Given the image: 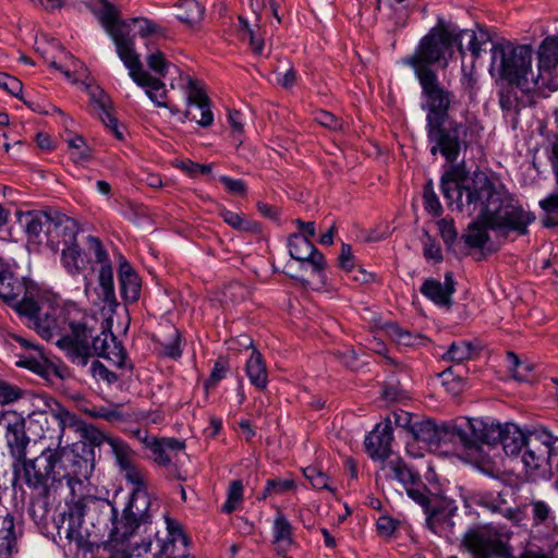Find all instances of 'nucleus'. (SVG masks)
<instances>
[{"mask_svg":"<svg viewBox=\"0 0 558 558\" xmlns=\"http://www.w3.org/2000/svg\"><path fill=\"white\" fill-rule=\"evenodd\" d=\"M0 299L26 317L41 338L51 340L59 337L57 345L70 352V336L63 333L69 324L68 312L58 294L29 288L12 271L0 269Z\"/></svg>","mask_w":558,"mask_h":558,"instance_id":"obj_1","label":"nucleus"},{"mask_svg":"<svg viewBox=\"0 0 558 558\" xmlns=\"http://www.w3.org/2000/svg\"><path fill=\"white\" fill-rule=\"evenodd\" d=\"M146 505L144 509H140L134 500H130L123 510L122 519L118 521V511L109 501L92 496L80 498L72 505V541L76 544L77 556L82 553L83 558H86L87 555L93 558L94 550L99 548V544L95 539H90L88 530L83 531L85 515L92 518V513L96 512L106 514L113 523L110 533L111 541L123 544L142 524L148 522L149 515L146 513Z\"/></svg>","mask_w":558,"mask_h":558,"instance_id":"obj_2","label":"nucleus"},{"mask_svg":"<svg viewBox=\"0 0 558 558\" xmlns=\"http://www.w3.org/2000/svg\"><path fill=\"white\" fill-rule=\"evenodd\" d=\"M93 354L107 357L119 367L126 357L109 322L99 320L95 314H84L81 322L72 323V363L85 366Z\"/></svg>","mask_w":558,"mask_h":558,"instance_id":"obj_3","label":"nucleus"},{"mask_svg":"<svg viewBox=\"0 0 558 558\" xmlns=\"http://www.w3.org/2000/svg\"><path fill=\"white\" fill-rule=\"evenodd\" d=\"M40 495L49 497L64 486H70V449L63 444L62 436L56 448H46L41 453L24 462L23 472L19 477Z\"/></svg>","mask_w":558,"mask_h":558,"instance_id":"obj_4","label":"nucleus"},{"mask_svg":"<svg viewBox=\"0 0 558 558\" xmlns=\"http://www.w3.org/2000/svg\"><path fill=\"white\" fill-rule=\"evenodd\" d=\"M450 165L441 177V192L449 206L454 203L459 211L472 216L484 204L483 199L494 194V182L482 171L474 172L469 179L462 165Z\"/></svg>","mask_w":558,"mask_h":558,"instance_id":"obj_5","label":"nucleus"},{"mask_svg":"<svg viewBox=\"0 0 558 558\" xmlns=\"http://www.w3.org/2000/svg\"><path fill=\"white\" fill-rule=\"evenodd\" d=\"M19 223L24 229L29 241L41 243L43 232L46 236L47 246L54 253H61V260L64 267L70 266L66 255L69 244V222L66 214L58 208L46 210H29L17 214Z\"/></svg>","mask_w":558,"mask_h":558,"instance_id":"obj_6","label":"nucleus"},{"mask_svg":"<svg viewBox=\"0 0 558 558\" xmlns=\"http://www.w3.org/2000/svg\"><path fill=\"white\" fill-rule=\"evenodd\" d=\"M483 203L475 214L485 220L490 230L525 235L529 233V226L535 220L533 213L525 210L513 197L499 191L495 184L494 194L488 199L484 198Z\"/></svg>","mask_w":558,"mask_h":558,"instance_id":"obj_7","label":"nucleus"},{"mask_svg":"<svg viewBox=\"0 0 558 558\" xmlns=\"http://www.w3.org/2000/svg\"><path fill=\"white\" fill-rule=\"evenodd\" d=\"M492 68H497L507 82L515 83L522 90H531L535 85L532 73V53L529 45L497 43L492 49Z\"/></svg>","mask_w":558,"mask_h":558,"instance_id":"obj_8","label":"nucleus"},{"mask_svg":"<svg viewBox=\"0 0 558 558\" xmlns=\"http://www.w3.org/2000/svg\"><path fill=\"white\" fill-rule=\"evenodd\" d=\"M427 140L430 154H440L448 163H454L462 149L470 146L469 137L473 136L471 123L448 120H436L426 123Z\"/></svg>","mask_w":558,"mask_h":558,"instance_id":"obj_9","label":"nucleus"},{"mask_svg":"<svg viewBox=\"0 0 558 558\" xmlns=\"http://www.w3.org/2000/svg\"><path fill=\"white\" fill-rule=\"evenodd\" d=\"M104 442V434L72 415V483L82 484L92 475L95 448Z\"/></svg>","mask_w":558,"mask_h":558,"instance_id":"obj_10","label":"nucleus"},{"mask_svg":"<svg viewBox=\"0 0 558 558\" xmlns=\"http://www.w3.org/2000/svg\"><path fill=\"white\" fill-rule=\"evenodd\" d=\"M454 44L456 26L438 24L421 39L415 52L404 63L413 69L415 75L421 71H434L432 65L446 60V53Z\"/></svg>","mask_w":558,"mask_h":558,"instance_id":"obj_11","label":"nucleus"},{"mask_svg":"<svg viewBox=\"0 0 558 558\" xmlns=\"http://www.w3.org/2000/svg\"><path fill=\"white\" fill-rule=\"evenodd\" d=\"M511 535L512 533L506 526L478 525L465 533L463 544L474 558L509 557L508 542Z\"/></svg>","mask_w":558,"mask_h":558,"instance_id":"obj_12","label":"nucleus"},{"mask_svg":"<svg viewBox=\"0 0 558 558\" xmlns=\"http://www.w3.org/2000/svg\"><path fill=\"white\" fill-rule=\"evenodd\" d=\"M415 76L422 88L424 99L422 108L426 111V123L436 120H448L453 99L452 92L442 86L436 71H421Z\"/></svg>","mask_w":558,"mask_h":558,"instance_id":"obj_13","label":"nucleus"},{"mask_svg":"<svg viewBox=\"0 0 558 558\" xmlns=\"http://www.w3.org/2000/svg\"><path fill=\"white\" fill-rule=\"evenodd\" d=\"M549 441L550 433L546 429H534L527 434L522 462L526 474L534 481L551 473Z\"/></svg>","mask_w":558,"mask_h":558,"instance_id":"obj_14","label":"nucleus"},{"mask_svg":"<svg viewBox=\"0 0 558 558\" xmlns=\"http://www.w3.org/2000/svg\"><path fill=\"white\" fill-rule=\"evenodd\" d=\"M102 7L98 13V19L112 38L117 53L121 61L136 53L134 47V35L131 34V22L120 20L119 10L108 0H100Z\"/></svg>","mask_w":558,"mask_h":558,"instance_id":"obj_15","label":"nucleus"},{"mask_svg":"<svg viewBox=\"0 0 558 558\" xmlns=\"http://www.w3.org/2000/svg\"><path fill=\"white\" fill-rule=\"evenodd\" d=\"M182 86L186 94V110L177 114L179 121L184 123L186 120L196 122L202 128H208L214 123V113L211 111V101L205 93L201 82L190 75L180 74Z\"/></svg>","mask_w":558,"mask_h":558,"instance_id":"obj_16","label":"nucleus"},{"mask_svg":"<svg viewBox=\"0 0 558 558\" xmlns=\"http://www.w3.org/2000/svg\"><path fill=\"white\" fill-rule=\"evenodd\" d=\"M10 338L17 342L23 349V352L16 354L17 366L27 368L38 376L49 380L51 379V376H56L59 379H64L68 376L66 366H58L48 363L41 348L34 344L28 339L16 333L11 335Z\"/></svg>","mask_w":558,"mask_h":558,"instance_id":"obj_17","label":"nucleus"},{"mask_svg":"<svg viewBox=\"0 0 558 558\" xmlns=\"http://www.w3.org/2000/svg\"><path fill=\"white\" fill-rule=\"evenodd\" d=\"M129 70L132 80L145 89L148 98L157 106L167 108L172 116L179 114L180 109L175 105L167 101V90L165 83L157 77L151 76L143 69L140 54L136 52L122 61Z\"/></svg>","mask_w":558,"mask_h":558,"instance_id":"obj_18","label":"nucleus"},{"mask_svg":"<svg viewBox=\"0 0 558 558\" xmlns=\"http://www.w3.org/2000/svg\"><path fill=\"white\" fill-rule=\"evenodd\" d=\"M504 426L494 421L468 418L462 426H453L452 434L457 435L465 448H476L480 444L494 446L502 437Z\"/></svg>","mask_w":558,"mask_h":558,"instance_id":"obj_19","label":"nucleus"},{"mask_svg":"<svg viewBox=\"0 0 558 558\" xmlns=\"http://www.w3.org/2000/svg\"><path fill=\"white\" fill-rule=\"evenodd\" d=\"M0 426L5 427L7 445L14 459V473L20 477L24 462L29 460L26 458L29 438L25 433V421L15 412H0Z\"/></svg>","mask_w":558,"mask_h":558,"instance_id":"obj_20","label":"nucleus"},{"mask_svg":"<svg viewBox=\"0 0 558 558\" xmlns=\"http://www.w3.org/2000/svg\"><path fill=\"white\" fill-rule=\"evenodd\" d=\"M381 471L387 478L399 482L414 502L429 490L422 482L420 473L399 457L384 461Z\"/></svg>","mask_w":558,"mask_h":558,"instance_id":"obj_21","label":"nucleus"},{"mask_svg":"<svg viewBox=\"0 0 558 558\" xmlns=\"http://www.w3.org/2000/svg\"><path fill=\"white\" fill-rule=\"evenodd\" d=\"M87 243L89 250L94 253L97 263L101 264L98 275L99 296L108 305H117L114 284H113V270L108 259V254L104 248L101 241L88 235Z\"/></svg>","mask_w":558,"mask_h":558,"instance_id":"obj_22","label":"nucleus"},{"mask_svg":"<svg viewBox=\"0 0 558 558\" xmlns=\"http://www.w3.org/2000/svg\"><path fill=\"white\" fill-rule=\"evenodd\" d=\"M392 440L393 429L391 426V418L386 417L366 436L364 445L367 453L373 460L384 462L388 460L392 453Z\"/></svg>","mask_w":558,"mask_h":558,"instance_id":"obj_23","label":"nucleus"},{"mask_svg":"<svg viewBox=\"0 0 558 558\" xmlns=\"http://www.w3.org/2000/svg\"><path fill=\"white\" fill-rule=\"evenodd\" d=\"M420 505L425 514H426V525L430 531H434V521L435 524H444L445 520L449 517H454L458 510L454 501L448 499L441 495L434 494L428 490L423 498L416 501Z\"/></svg>","mask_w":558,"mask_h":558,"instance_id":"obj_24","label":"nucleus"},{"mask_svg":"<svg viewBox=\"0 0 558 558\" xmlns=\"http://www.w3.org/2000/svg\"><path fill=\"white\" fill-rule=\"evenodd\" d=\"M288 246L290 256L302 264H311L313 272L319 274L325 269L326 263L324 255L304 234H291L288 240Z\"/></svg>","mask_w":558,"mask_h":558,"instance_id":"obj_25","label":"nucleus"},{"mask_svg":"<svg viewBox=\"0 0 558 558\" xmlns=\"http://www.w3.org/2000/svg\"><path fill=\"white\" fill-rule=\"evenodd\" d=\"M142 441L150 450L154 462L159 466L170 465L185 449L184 441L175 438H157L146 435Z\"/></svg>","mask_w":558,"mask_h":558,"instance_id":"obj_26","label":"nucleus"},{"mask_svg":"<svg viewBox=\"0 0 558 558\" xmlns=\"http://www.w3.org/2000/svg\"><path fill=\"white\" fill-rule=\"evenodd\" d=\"M456 282L452 272L445 274V281L437 279H425L420 288V292L434 304L450 308L452 305V295L456 291Z\"/></svg>","mask_w":558,"mask_h":558,"instance_id":"obj_27","label":"nucleus"},{"mask_svg":"<svg viewBox=\"0 0 558 558\" xmlns=\"http://www.w3.org/2000/svg\"><path fill=\"white\" fill-rule=\"evenodd\" d=\"M81 86L87 90L90 100L98 107L99 117L106 128L109 129L118 140H122L123 133L120 130L117 118L111 112L110 99L108 95L98 85L95 84L82 83Z\"/></svg>","mask_w":558,"mask_h":558,"instance_id":"obj_28","label":"nucleus"},{"mask_svg":"<svg viewBox=\"0 0 558 558\" xmlns=\"http://www.w3.org/2000/svg\"><path fill=\"white\" fill-rule=\"evenodd\" d=\"M121 296L125 303H135L141 296V279L125 259L119 266Z\"/></svg>","mask_w":558,"mask_h":558,"instance_id":"obj_29","label":"nucleus"},{"mask_svg":"<svg viewBox=\"0 0 558 558\" xmlns=\"http://www.w3.org/2000/svg\"><path fill=\"white\" fill-rule=\"evenodd\" d=\"M245 373L251 385L258 390H265L268 386V371L263 354L253 349L245 364Z\"/></svg>","mask_w":558,"mask_h":558,"instance_id":"obj_30","label":"nucleus"},{"mask_svg":"<svg viewBox=\"0 0 558 558\" xmlns=\"http://www.w3.org/2000/svg\"><path fill=\"white\" fill-rule=\"evenodd\" d=\"M446 433V427H439L430 420L415 421L411 427L413 438L429 447L438 446Z\"/></svg>","mask_w":558,"mask_h":558,"instance_id":"obj_31","label":"nucleus"},{"mask_svg":"<svg viewBox=\"0 0 558 558\" xmlns=\"http://www.w3.org/2000/svg\"><path fill=\"white\" fill-rule=\"evenodd\" d=\"M463 39H468V50L471 52L474 59L481 57L482 46L489 41L488 34L480 29L478 33L472 29H458L456 27V44L460 53L464 54Z\"/></svg>","mask_w":558,"mask_h":558,"instance_id":"obj_32","label":"nucleus"},{"mask_svg":"<svg viewBox=\"0 0 558 558\" xmlns=\"http://www.w3.org/2000/svg\"><path fill=\"white\" fill-rule=\"evenodd\" d=\"M504 451L508 456H517L522 449H525L527 435H525L515 424H505L502 437L499 441Z\"/></svg>","mask_w":558,"mask_h":558,"instance_id":"obj_33","label":"nucleus"},{"mask_svg":"<svg viewBox=\"0 0 558 558\" xmlns=\"http://www.w3.org/2000/svg\"><path fill=\"white\" fill-rule=\"evenodd\" d=\"M488 227L483 218L472 221L468 225L465 232L462 234V240L469 248L483 250L490 241Z\"/></svg>","mask_w":558,"mask_h":558,"instance_id":"obj_34","label":"nucleus"},{"mask_svg":"<svg viewBox=\"0 0 558 558\" xmlns=\"http://www.w3.org/2000/svg\"><path fill=\"white\" fill-rule=\"evenodd\" d=\"M272 537V543L282 548L283 551L294 543L292 524L281 511H278L275 517Z\"/></svg>","mask_w":558,"mask_h":558,"instance_id":"obj_35","label":"nucleus"},{"mask_svg":"<svg viewBox=\"0 0 558 558\" xmlns=\"http://www.w3.org/2000/svg\"><path fill=\"white\" fill-rule=\"evenodd\" d=\"M470 500L492 512H501L502 507L507 504L504 492L499 490H477L472 493Z\"/></svg>","mask_w":558,"mask_h":558,"instance_id":"obj_36","label":"nucleus"},{"mask_svg":"<svg viewBox=\"0 0 558 558\" xmlns=\"http://www.w3.org/2000/svg\"><path fill=\"white\" fill-rule=\"evenodd\" d=\"M218 216L232 229L241 232L257 234L260 232V225L256 221L245 219L241 214L220 207Z\"/></svg>","mask_w":558,"mask_h":558,"instance_id":"obj_37","label":"nucleus"},{"mask_svg":"<svg viewBox=\"0 0 558 558\" xmlns=\"http://www.w3.org/2000/svg\"><path fill=\"white\" fill-rule=\"evenodd\" d=\"M204 12V7L196 0H179L177 4V19L190 26L198 24Z\"/></svg>","mask_w":558,"mask_h":558,"instance_id":"obj_38","label":"nucleus"},{"mask_svg":"<svg viewBox=\"0 0 558 558\" xmlns=\"http://www.w3.org/2000/svg\"><path fill=\"white\" fill-rule=\"evenodd\" d=\"M558 64V37H547L538 48V66L550 71Z\"/></svg>","mask_w":558,"mask_h":558,"instance_id":"obj_39","label":"nucleus"},{"mask_svg":"<svg viewBox=\"0 0 558 558\" xmlns=\"http://www.w3.org/2000/svg\"><path fill=\"white\" fill-rule=\"evenodd\" d=\"M124 472L125 480L134 486L130 500H134L137 504L140 498H143L146 506H148L147 494H146V480L144 473L133 464L122 469Z\"/></svg>","mask_w":558,"mask_h":558,"instance_id":"obj_40","label":"nucleus"},{"mask_svg":"<svg viewBox=\"0 0 558 558\" xmlns=\"http://www.w3.org/2000/svg\"><path fill=\"white\" fill-rule=\"evenodd\" d=\"M104 442L109 445L121 470L133 464L134 451L124 440L118 437H106L104 435Z\"/></svg>","mask_w":558,"mask_h":558,"instance_id":"obj_41","label":"nucleus"},{"mask_svg":"<svg viewBox=\"0 0 558 558\" xmlns=\"http://www.w3.org/2000/svg\"><path fill=\"white\" fill-rule=\"evenodd\" d=\"M526 90H522L515 83H510L502 87L499 94V104L505 111H519L521 107V100L519 93L524 94Z\"/></svg>","mask_w":558,"mask_h":558,"instance_id":"obj_42","label":"nucleus"},{"mask_svg":"<svg viewBox=\"0 0 558 558\" xmlns=\"http://www.w3.org/2000/svg\"><path fill=\"white\" fill-rule=\"evenodd\" d=\"M473 345L468 341L452 342L444 353L442 359L456 363H462L470 360L473 354Z\"/></svg>","mask_w":558,"mask_h":558,"instance_id":"obj_43","label":"nucleus"},{"mask_svg":"<svg viewBox=\"0 0 558 558\" xmlns=\"http://www.w3.org/2000/svg\"><path fill=\"white\" fill-rule=\"evenodd\" d=\"M244 486L241 480L232 481L229 484L227 492V500L221 507V511L225 513H232L235 511L243 501Z\"/></svg>","mask_w":558,"mask_h":558,"instance_id":"obj_44","label":"nucleus"},{"mask_svg":"<svg viewBox=\"0 0 558 558\" xmlns=\"http://www.w3.org/2000/svg\"><path fill=\"white\" fill-rule=\"evenodd\" d=\"M146 62L148 68L157 73L158 75L165 77L170 68H173L177 72L179 69L167 60L165 53L159 49L150 50L146 57Z\"/></svg>","mask_w":558,"mask_h":558,"instance_id":"obj_45","label":"nucleus"},{"mask_svg":"<svg viewBox=\"0 0 558 558\" xmlns=\"http://www.w3.org/2000/svg\"><path fill=\"white\" fill-rule=\"evenodd\" d=\"M94 158L93 149L85 143L82 136L72 137V162L86 165Z\"/></svg>","mask_w":558,"mask_h":558,"instance_id":"obj_46","label":"nucleus"},{"mask_svg":"<svg viewBox=\"0 0 558 558\" xmlns=\"http://www.w3.org/2000/svg\"><path fill=\"white\" fill-rule=\"evenodd\" d=\"M507 360L512 372V376L518 381H526L530 379L533 367L531 364L523 362L519 356L509 351L507 352Z\"/></svg>","mask_w":558,"mask_h":558,"instance_id":"obj_47","label":"nucleus"},{"mask_svg":"<svg viewBox=\"0 0 558 558\" xmlns=\"http://www.w3.org/2000/svg\"><path fill=\"white\" fill-rule=\"evenodd\" d=\"M295 488L293 478H268L262 493V498L266 499L271 495H280Z\"/></svg>","mask_w":558,"mask_h":558,"instance_id":"obj_48","label":"nucleus"},{"mask_svg":"<svg viewBox=\"0 0 558 558\" xmlns=\"http://www.w3.org/2000/svg\"><path fill=\"white\" fill-rule=\"evenodd\" d=\"M132 25H138L137 33L141 37L147 38L150 36L165 37L163 28L154 21L146 17L130 19Z\"/></svg>","mask_w":558,"mask_h":558,"instance_id":"obj_49","label":"nucleus"},{"mask_svg":"<svg viewBox=\"0 0 558 558\" xmlns=\"http://www.w3.org/2000/svg\"><path fill=\"white\" fill-rule=\"evenodd\" d=\"M303 474L315 489H326L335 493V489L329 485V477L317 466L310 465L304 468Z\"/></svg>","mask_w":558,"mask_h":558,"instance_id":"obj_50","label":"nucleus"},{"mask_svg":"<svg viewBox=\"0 0 558 558\" xmlns=\"http://www.w3.org/2000/svg\"><path fill=\"white\" fill-rule=\"evenodd\" d=\"M532 519L534 525H543L547 524L550 521H554V515L550 507L543 500H532Z\"/></svg>","mask_w":558,"mask_h":558,"instance_id":"obj_51","label":"nucleus"},{"mask_svg":"<svg viewBox=\"0 0 558 558\" xmlns=\"http://www.w3.org/2000/svg\"><path fill=\"white\" fill-rule=\"evenodd\" d=\"M423 199L425 210L428 211L434 217H438L442 214V207L439 202L438 196L436 195L433 184L429 181L424 185L423 189Z\"/></svg>","mask_w":558,"mask_h":558,"instance_id":"obj_52","label":"nucleus"},{"mask_svg":"<svg viewBox=\"0 0 558 558\" xmlns=\"http://www.w3.org/2000/svg\"><path fill=\"white\" fill-rule=\"evenodd\" d=\"M181 343V335L178 329L173 328L171 339L168 342H161V351L160 354L170 357L173 360L179 359L182 355V350L180 348Z\"/></svg>","mask_w":558,"mask_h":558,"instance_id":"obj_53","label":"nucleus"},{"mask_svg":"<svg viewBox=\"0 0 558 558\" xmlns=\"http://www.w3.org/2000/svg\"><path fill=\"white\" fill-rule=\"evenodd\" d=\"M227 369V364L223 361L218 360L215 362L209 377L204 383V389L206 392L216 388L218 383L226 377Z\"/></svg>","mask_w":558,"mask_h":558,"instance_id":"obj_54","label":"nucleus"},{"mask_svg":"<svg viewBox=\"0 0 558 558\" xmlns=\"http://www.w3.org/2000/svg\"><path fill=\"white\" fill-rule=\"evenodd\" d=\"M0 87L10 95L21 98L23 84L19 78L11 76L8 73L0 72Z\"/></svg>","mask_w":558,"mask_h":558,"instance_id":"obj_55","label":"nucleus"},{"mask_svg":"<svg viewBox=\"0 0 558 558\" xmlns=\"http://www.w3.org/2000/svg\"><path fill=\"white\" fill-rule=\"evenodd\" d=\"M22 397V390L8 384L7 381H0V404H9Z\"/></svg>","mask_w":558,"mask_h":558,"instance_id":"obj_56","label":"nucleus"},{"mask_svg":"<svg viewBox=\"0 0 558 558\" xmlns=\"http://www.w3.org/2000/svg\"><path fill=\"white\" fill-rule=\"evenodd\" d=\"M399 526V521L388 515H381L376 522V529L380 536L391 537Z\"/></svg>","mask_w":558,"mask_h":558,"instance_id":"obj_57","label":"nucleus"},{"mask_svg":"<svg viewBox=\"0 0 558 558\" xmlns=\"http://www.w3.org/2000/svg\"><path fill=\"white\" fill-rule=\"evenodd\" d=\"M90 372L94 377L106 380L108 384H113L118 380L117 374L109 371L102 363L97 360L92 362Z\"/></svg>","mask_w":558,"mask_h":558,"instance_id":"obj_58","label":"nucleus"},{"mask_svg":"<svg viewBox=\"0 0 558 558\" xmlns=\"http://www.w3.org/2000/svg\"><path fill=\"white\" fill-rule=\"evenodd\" d=\"M219 180L231 194L244 196L247 192L246 184L241 179H232L227 175H221Z\"/></svg>","mask_w":558,"mask_h":558,"instance_id":"obj_59","label":"nucleus"},{"mask_svg":"<svg viewBox=\"0 0 558 558\" xmlns=\"http://www.w3.org/2000/svg\"><path fill=\"white\" fill-rule=\"evenodd\" d=\"M228 122L231 126L234 136L239 137V142L242 143V136L244 134V119L243 113L239 110H230L228 114Z\"/></svg>","mask_w":558,"mask_h":558,"instance_id":"obj_60","label":"nucleus"},{"mask_svg":"<svg viewBox=\"0 0 558 558\" xmlns=\"http://www.w3.org/2000/svg\"><path fill=\"white\" fill-rule=\"evenodd\" d=\"M50 414L57 421L61 434L63 435L66 422L70 420V412L59 402L54 401L53 404L50 405Z\"/></svg>","mask_w":558,"mask_h":558,"instance_id":"obj_61","label":"nucleus"},{"mask_svg":"<svg viewBox=\"0 0 558 558\" xmlns=\"http://www.w3.org/2000/svg\"><path fill=\"white\" fill-rule=\"evenodd\" d=\"M315 120L322 126L336 131L341 129L340 120L331 112L320 110L316 113Z\"/></svg>","mask_w":558,"mask_h":558,"instance_id":"obj_62","label":"nucleus"},{"mask_svg":"<svg viewBox=\"0 0 558 558\" xmlns=\"http://www.w3.org/2000/svg\"><path fill=\"white\" fill-rule=\"evenodd\" d=\"M387 417L391 418V425L396 424L397 426L405 428L411 433V427L414 424L411 413L403 410H398L391 412L389 415H387Z\"/></svg>","mask_w":558,"mask_h":558,"instance_id":"obj_63","label":"nucleus"},{"mask_svg":"<svg viewBox=\"0 0 558 558\" xmlns=\"http://www.w3.org/2000/svg\"><path fill=\"white\" fill-rule=\"evenodd\" d=\"M423 255L426 260H433L434 263H440L442 260V253L440 246L430 238L424 242Z\"/></svg>","mask_w":558,"mask_h":558,"instance_id":"obj_64","label":"nucleus"}]
</instances>
